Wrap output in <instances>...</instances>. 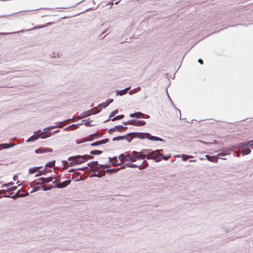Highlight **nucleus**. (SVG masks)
Masks as SVG:
<instances>
[{"mask_svg": "<svg viewBox=\"0 0 253 253\" xmlns=\"http://www.w3.org/2000/svg\"><path fill=\"white\" fill-rule=\"evenodd\" d=\"M130 123H131V120L130 121H129L128 122H123V124L124 125H130Z\"/></svg>", "mask_w": 253, "mask_h": 253, "instance_id": "nucleus-36", "label": "nucleus"}, {"mask_svg": "<svg viewBox=\"0 0 253 253\" xmlns=\"http://www.w3.org/2000/svg\"><path fill=\"white\" fill-rule=\"evenodd\" d=\"M113 99H108L105 103L100 104L97 108L98 109L101 110L102 108H105L106 107L108 106L109 104L111 103Z\"/></svg>", "mask_w": 253, "mask_h": 253, "instance_id": "nucleus-11", "label": "nucleus"}, {"mask_svg": "<svg viewBox=\"0 0 253 253\" xmlns=\"http://www.w3.org/2000/svg\"><path fill=\"white\" fill-rule=\"evenodd\" d=\"M16 187H12V188H9V189H8L7 190V191H7V192L9 193L10 194H11V192H12L13 191H14V190H16Z\"/></svg>", "mask_w": 253, "mask_h": 253, "instance_id": "nucleus-32", "label": "nucleus"}, {"mask_svg": "<svg viewBox=\"0 0 253 253\" xmlns=\"http://www.w3.org/2000/svg\"><path fill=\"white\" fill-rule=\"evenodd\" d=\"M143 116V114L140 112L136 113L134 114H130V117H136V118H139Z\"/></svg>", "mask_w": 253, "mask_h": 253, "instance_id": "nucleus-16", "label": "nucleus"}, {"mask_svg": "<svg viewBox=\"0 0 253 253\" xmlns=\"http://www.w3.org/2000/svg\"><path fill=\"white\" fill-rule=\"evenodd\" d=\"M69 183V181H65V182H62L61 183L58 184L57 187L58 188H63V187H64L66 185H67Z\"/></svg>", "mask_w": 253, "mask_h": 253, "instance_id": "nucleus-19", "label": "nucleus"}, {"mask_svg": "<svg viewBox=\"0 0 253 253\" xmlns=\"http://www.w3.org/2000/svg\"><path fill=\"white\" fill-rule=\"evenodd\" d=\"M51 151H52V150L50 149V148L45 149H36L35 150V153L37 154H39V153H42L47 152H51Z\"/></svg>", "mask_w": 253, "mask_h": 253, "instance_id": "nucleus-14", "label": "nucleus"}, {"mask_svg": "<svg viewBox=\"0 0 253 253\" xmlns=\"http://www.w3.org/2000/svg\"><path fill=\"white\" fill-rule=\"evenodd\" d=\"M130 125L135 126H144V125H145V121H144L143 120H140V121L131 120Z\"/></svg>", "mask_w": 253, "mask_h": 253, "instance_id": "nucleus-7", "label": "nucleus"}, {"mask_svg": "<svg viewBox=\"0 0 253 253\" xmlns=\"http://www.w3.org/2000/svg\"><path fill=\"white\" fill-rule=\"evenodd\" d=\"M192 157L191 156H186L183 158V160L185 161L188 158H192Z\"/></svg>", "mask_w": 253, "mask_h": 253, "instance_id": "nucleus-38", "label": "nucleus"}, {"mask_svg": "<svg viewBox=\"0 0 253 253\" xmlns=\"http://www.w3.org/2000/svg\"><path fill=\"white\" fill-rule=\"evenodd\" d=\"M131 135H128V134H127V135L125 137V138H126L128 142H130L131 139H132V138H133V137H131V138H129V137Z\"/></svg>", "mask_w": 253, "mask_h": 253, "instance_id": "nucleus-34", "label": "nucleus"}, {"mask_svg": "<svg viewBox=\"0 0 253 253\" xmlns=\"http://www.w3.org/2000/svg\"><path fill=\"white\" fill-rule=\"evenodd\" d=\"M148 165V162L144 160L143 163L141 165L138 166L133 164H129L127 166L130 168H138L139 169H143L146 168Z\"/></svg>", "mask_w": 253, "mask_h": 253, "instance_id": "nucleus-6", "label": "nucleus"}, {"mask_svg": "<svg viewBox=\"0 0 253 253\" xmlns=\"http://www.w3.org/2000/svg\"><path fill=\"white\" fill-rule=\"evenodd\" d=\"M42 187H43V190L44 191L48 190H50L51 189V186L48 188H47L45 186H43Z\"/></svg>", "mask_w": 253, "mask_h": 253, "instance_id": "nucleus-37", "label": "nucleus"}, {"mask_svg": "<svg viewBox=\"0 0 253 253\" xmlns=\"http://www.w3.org/2000/svg\"><path fill=\"white\" fill-rule=\"evenodd\" d=\"M39 169H40V167H35V168H31L29 170V173L31 174H33L35 172H36Z\"/></svg>", "mask_w": 253, "mask_h": 253, "instance_id": "nucleus-21", "label": "nucleus"}, {"mask_svg": "<svg viewBox=\"0 0 253 253\" xmlns=\"http://www.w3.org/2000/svg\"><path fill=\"white\" fill-rule=\"evenodd\" d=\"M128 135H132L133 137H137L141 138H144L147 137L151 140L154 141H162V139L159 138L156 136L151 135L149 133H139V132H132L128 134Z\"/></svg>", "mask_w": 253, "mask_h": 253, "instance_id": "nucleus-3", "label": "nucleus"}, {"mask_svg": "<svg viewBox=\"0 0 253 253\" xmlns=\"http://www.w3.org/2000/svg\"><path fill=\"white\" fill-rule=\"evenodd\" d=\"M118 161L116 157L114 158H110V162L112 163V165L114 166H117V162Z\"/></svg>", "mask_w": 253, "mask_h": 253, "instance_id": "nucleus-22", "label": "nucleus"}, {"mask_svg": "<svg viewBox=\"0 0 253 253\" xmlns=\"http://www.w3.org/2000/svg\"><path fill=\"white\" fill-rule=\"evenodd\" d=\"M145 156V159H154L156 162H159L161 160L162 155L160 154L159 150L153 151L148 154H143Z\"/></svg>", "mask_w": 253, "mask_h": 253, "instance_id": "nucleus-4", "label": "nucleus"}, {"mask_svg": "<svg viewBox=\"0 0 253 253\" xmlns=\"http://www.w3.org/2000/svg\"><path fill=\"white\" fill-rule=\"evenodd\" d=\"M198 62L201 64H203V61L202 59H199L198 60Z\"/></svg>", "mask_w": 253, "mask_h": 253, "instance_id": "nucleus-42", "label": "nucleus"}, {"mask_svg": "<svg viewBox=\"0 0 253 253\" xmlns=\"http://www.w3.org/2000/svg\"><path fill=\"white\" fill-rule=\"evenodd\" d=\"M1 145L2 146L3 148H8L9 147L7 144H2Z\"/></svg>", "mask_w": 253, "mask_h": 253, "instance_id": "nucleus-35", "label": "nucleus"}, {"mask_svg": "<svg viewBox=\"0 0 253 253\" xmlns=\"http://www.w3.org/2000/svg\"><path fill=\"white\" fill-rule=\"evenodd\" d=\"M206 157L207 158V159L211 162H213V163H217L218 161V159L217 157L215 156H210L208 155H207L206 156Z\"/></svg>", "mask_w": 253, "mask_h": 253, "instance_id": "nucleus-13", "label": "nucleus"}, {"mask_svg": "<svg viewBox=\"0 0 253 253\" xmlns=\"http://www.w3.org/2000/svg\"><path fill=\"white\" fill-rule=\"evenodd\" d=\"M102 153V152L99 150H92L90 152V154L92 155H100Z\"/></svg>", "mask_w": 253, "mask_h": 253, "instance_id": "nucleus-25", "label": "nucleus"}, {"mask_svg": "<svg viewBox=\"0 0 253 253\" xmlns=\"http://www.w3.org/2000/svg\"><path fill=\"white\" fill-rule=\"evenodd\" d=\"M126 137L125 136H118V137H114L113 138V141H116V140H122L123 139H125Z\"/></svg>", "mask_w": 253, "mask_h": 253, "instance_id": "nucleus-28", "label": "nucleus"}, {"mask_svg": "<svg viewBox=\"0 0 253 253\" xmlns=\"http://www.w3.org/2000/svg\"><path fill=\"white\" fill-rule=\"evenodd\" d=\"M94 176H98V177H100V176H101L99 175V173H98V174H94Z\"/></svg>", "mask_w": 253, "mask_h": 253, "instance_id": "nucleus-46", "label": "nucleus"}, {"mask_svg": "<svg viewBox=\"0 0 253 253\" xmlns=\"http://www.w3.org/2000/svg\"><path fill=\"white\" fill-rule=\"evenodd\" d=\"M45 173H46V172L45 171V170L39 171V173H37L35 176H39L41 175L42 174H45Z\"/></svg>", "mask_w": 253, "mask_h": 253, "instance_id": "nucleus-33", "label": "nucleus"}, {"mask_svg": "<svg viewBox=\"0 0 253 253\" xmlns=\"http://www.w3.org/2000/svg\"><path fill=\"white\" fill-rule=\"evenodd\" d=\"M120 163H123L126 161L135 162L136 160H144L145 156L142 152L133 151L127 155L121 154L119 157Z\"/></svg>", "mask_w": 253, "mask_h": 253, "instance_id": "nucleus-1", "label": "nucleus"}, {"mask_svg": "<svg viewBox=\"0 0 253 253\" xmlns=\"http://www.w3.org/2000/svg\"><path fill=\"white\" fill-rule=\"evenodd\" d=\"M118 109H116L115 110L112 112V113H111V115L110 116V118H111L112 117L115 116L117 113H118Z\"/></svg>", "mask_w": 253, "mask_h": 253, "instance_id": "nucleus-31", "label": "nucleus"}, {"mask_svg": "<svg viewBox=\"0 0 253 253\" xmlns=\"http://www.w3.org/2000/svg\"><path fill=\"white\" fill-rule=\"evenodd\" d=\"M113 99H108L105 103L100 104L97 108L98 109L101 110L102 108H105L106 107L108 106L109 104L111 103Z\"/></svg>", "mask_w": 253, "mask_h": 253, "instance_id": "nucleus-10", "label": "nucleus"}, {"mask_svg": "<svg viewBox=\"0 0 253 253\" xmlns=\"http://www.w3.org/2000/svg\"><path fill=\"white\" fill-rule=\"evenodd\" d=\"M93 157L90 155H78L71 157L68 159L69 165L73 166L77 165L82 164L87 161L88 159H91Z\"/></svg>", "mask_w": 253, "mask_h": 253, "instance_id": "nucleus-2", "label": "nucleus"}, {"mask_svg": "<svg viewBox=\"0 0 253 253\" xmlns=\"http://www.w3.org/2000/svg\"><path fill=\"white\" fill-rule=\"evenodd\" d=\"M2 194H6V191L4 190H0V195Z\"/></svg>", "mask_w": 253, "mask_h": 253, "instance_id": "nucleus-41", "label": "nucleus"}, {"mask_svg": "<svg viewBox=\"0 0 253 253\" xmlns=\"http://www.w3.org/2000/svg\"><path fill=\"white\" fill-rule=\"evenodd\" d=\"M91 110L86 111L84 112H83L81 114V117H80V119L85 118L89 116H90L92 114H96L100 111L99 109H98V108H94L92 110V112H91Z\"/></svg>", "mask_w": 253, "mask_h": 253, "instance_id": "nucleus-5", "label": "nucleus"}, {"mask_svg": "<svg viewBox=\"0 0 253 253\" xmlns=\"http://www.w3.org/2000/svg\"><path fill=\"white\" fill-rule=\"evenodd\" d=\"M195 161H196V160H191V161H190V162H195Z\"/></svg>", "mask_w": 253, "mask_h": 253, "instance_id": "nucleus-49", "label": "nucleus"}, {"mask_svg": "<svg viewBox=\"0 0 253 253\" xmlns=\"http://www.w3.org/2000/svg\"><path fill=\"white\" fill-rule=\"evenodd\" d=\"M240 145L241 146H253V140L249 141L247 142L242 143L241 144H240Z\"/></svg>", "mask_w": 253, "mask_h": 253, "instance_id": "nucleus-17", "label": "nucleus"}, {"mask_svg": "<svg viewBox=\"0 0 253 253\" xmlns=\"http://www.w3.org/2000/svg\"><path fill=\"white\" fill-rule=\"evenodd\" d=\"M119 169H108L106 170V172H115L119 170Z\"/></svg>", "mask_w": 253, "mask_h": 253, "instance_id": "nucleus-30", "label": "nucleus"}, {"mask_svg": "<svg viewBox=\"0 0 253 253\" xmlns=\"http://www.w3.org/2000/svg\"><path fill=\"white\" fill-rule=\"evenodd\" d=\"M88 166L91 167V168H98V164L97 162H93L88 164Z\"/></svg>", "mask_w": 253, "mask_h": 253, "instance_id": "nucleus-18", "label": "nucleus"}, {"mask_svg": "<svg viewBox=\"0 0 253 253\" xmlns=\"http://www.w3.org/2000/svg\"><path fill=\"white\" fill-rule=\"evenodd\" d=\"M55 165V162H50V163H47L46 165H45V167H49V168H52Z\"/></svg>", "mask_w": 253, "mask_h": 253, "instance_id": "nucleus-29", "label": "nucleus"}, {"mask_svg": "<svg viewBox=\"0 0 253 253\" xmlns=\"http://www.w3.org/2000/svg\"><path fill=\"white\" fill-rule=\"evenodd\" d=\"M52 180H53V178L51 177L43 178V180H44V183L49 182L51 181Z\"/></svg>", "mask_w": 253, "mask_h": 253, "instance_id": "nucleus-26", "label": "nucleus"}, {"mask_svg": "<svg viewBox=\"0 0 253 253\" xmlns=\"http://www.w3.org/2000/svg\"><path fill=\"white\" fill-rule=\"evenodd\" d=\"M129 88H130L129 87H126V88L120 91L119 92V94L120 95H124V94H126L127 93L128 90Z\"/></svg>", "mask_w": 253, "mask_h": 253, "instance_id": "nucleus-20", "label": "nucleus"}, {"mask_svg": "<svg viewBox=\"0 0 253 253\" xmlns=\"http://www.w3.org/2000/svg\"><path fill=\"white\" fill-rule=\"evenodd\" d=\"M16 177H17V176H14L13 179H14V180H16Z\"/></svg>", "mask_w": 253, "mask_h": 253, "instance_id": "nucleus-47", "label": "nucleus"}, {"mask_svg": "<svg viewBox=\"0 0 253 253\" xmlns=\"http://www.w3.org/2000/svg\"><path fill=\"white\" fill-rule=\"evenodd\" d=\"M124 115H118V116L114 117L113 119H112V121H115L116 120L122 119L124 118Z\"/></svg>", "mask_w": 253, "mask_h": 253, "instance_id": "nucleus-24", "label": "nucleus"}, {"mask_svg": "<svg viewBox=\"0 0 253 253\" xmlns=\"http://www.w3.org/2000/svg\"><path fill=\"white\" fill-rule=\"evenodd\" d=\"M109 141L108 139L106 138L101 140L97 141L96 142H95L92 144H91V146H98L101 144H105Z\"/></svg>", "mask_w": 253, "mask_h": 253, "instance_id": "nucleus-8", "label": "nucleus"}, {"mask_svg": "<svg viewBox=\"0 0 253 253\" xmlns=\"http://www.w3.org/2000/svg\"><path fill=\"white\" fill-rule=\"evenodd\" d=\"M225 154L224 153H219L218 154V156H224Z\"/></svg>", "mask_w": 253, "mask_h": 253, "instance_id": "nucleus-45", "label": "nucleus"}, {"mask_svg": "<svg viewBox=\"0 0 253 253\" xmlns=\"http://www.w3.org/2000/svg\"><path fill=\"white\" fill-rule=\"evenodd\" d=\"M43 133H41L39 135H34L33 136H32L31 137L29 138L28 140V141H33L37 139H38L40 137H41L42 138H44L45 137V136H43Z\"/></svg>", "mask_w": 253, "mask_h": 253, "instance_id": "nucleus-9", "label": "nucleus"}, {"mask_svg": "<svg viewBox=\"0 0 253 253\" xmlns=\"http://www.w3.org/2000/svg\"><path fill=\"white\" fill-rule=\"evenodd\" d=\"M13 184V182H11L8 183L7 184V185H9V186H10V185H12Z\"/></svg>", "mask_w": 253, "mask_h": 253, "instance_id": "nucleus-44", "label": "nucleus"}, {"mask_svg": "<svg viewBox=\"0 0 253 253\" xmlns=\"http://www.w3.org/2000/svg\"><path fill=\"white\" fill-rule=\"evenodd\" d=\"M43 183H44V180H43V177L40 178L37 181V184H42Z\"/></svg>", "mask_w": 253, "mask_h": 253, "instance_id": "nucleus-27", "label": "nucleus"}, {"mask_svg": "<svg viewBox=\"0 0 253 253\" xmlns=\"http://www.w3.org/2000/svg\"><path fill=\"white\" fill-rule=\"evenodd\" d=\"M163 158L164 159V160H167V158H166V157H163Z\"/></svg>", "mask_w": 253, "mask_h": 253, "instance_id": "nucleus-48", "label": "nucleus"}, {"mask_svg": "<svg viewBox=\"0 0 253 253\" xmlns=\"http://www.w3.org/2000/svg\"><path fill=\"white\" fill-rule=\"evenodd\" d=\"M251 150L249 148L243 149L242 151V152L243 153L244 155L249 154L251 153Z\"/></svg>", "mask_w": 253, "mask_h": 253, "instance_id": "nucleus-23", "label": "nucleus"}, {"mask_svg": "<svg viewBox=\"0 0 253 253\" xmlns=\"http://www.w3.org/2000/svg\"><path fill=\"white\" fill-rule=\"evenodd\" d=\"M100 136L98 133H95L89 135V140H92L94 139L100 137Z\"/></svg>", "mask_w": 253, "mask_h": 253, "instance_id": "nucleus-15", "label": "nucleus"}, {"mask_svg": "<svg viewBox=\"0 0 253 253\" xmlns=\"http://www.w3.org/2000/svg\"><path fill=\"white\" fill-rule=\"evenodd\" d=\"M55 127L54 126H50V127H48L47 128H46V129H47V130H50V129H52L53 128H54Z\"/></svg>", "mask_w": 253, "mask_h": 253, "instance_id": "nucleus-39", "label": "nucleus"}, {"mask_svg": "<svg viewBox=\"0 0 253 253\" xmlns=\"http://www.w3.org/2000/svg\"><path fill=\"white\" fill-rule=\"evenodd\" d=\"M8 186H9V185H7V184H3L2 185V187H8Z\"/></svg>", "mask_w": 253, "mask_h": 253, "instance_id": "nucleus-43", "label": "nucleus"}, {"mask_svg": "<svg viewBox=\"0 0 253 253\" xmlns=\"http://www.w3.org/2000/svg\"><path fill=\"white\" fill-rule=\"evenodd\" d=\"M84 125L86 126H90L89 122H86L84 123Z\"/></svg>", "mask_w": 253, "mask_h": 253, "instance_id": "nucleus-40", "label": "nucleus"}, {"mask_svg": "<svg viewBox=\"0 0 253 253\" xmlns=\"http://www.w3.org/2000/svg\"><path fill=\"white\" fill-rule=\"evenodd\" d=\"M127 128V127L123 126H116L114 128V130L115 131H117L119 132L124 131Z\"/></svg>", "mask_w": 253, "mask_h": 253, "instance_id": "nucleus-12", "label": "nucleus"}]
</instances>
